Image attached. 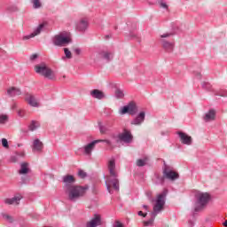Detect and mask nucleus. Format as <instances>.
I'll return each instance as SVG.
<instances>
[{
	"label": "nucleus",
	"mask_w": 227,
	"mask_h": 227,
	"mask_svg": "<svg viewBox=\"0 0 227 227\" xmlns=\"http://www.w3.org/2000/svg\"><path fill=\"white\" fill-rule=\"evenodd\" d=\"M109 176H106V189L110 194H113V188L114 191H120V181L118 180V171H116V161L111 159L107 164Z\"/></svg>",
	"instance_id": "obj_1"
},
{
	"label": "nucleus",
	"mask_w": 227,
	"mask_h": 227,
	"mask_svg": "<svg viewBox=\"0 0 227 227\" xmlns=\"http://www.w3.org/2000/svg\"><path fill=\"white\" fill-rule=\"evenodd\" d=\"M167 194H168V190H164L162 193H160L156 197L153 212L151 213V218L148 221L144 222V226H152L153 224V221H155V217H157V215L160 214V212L164 210V205H166Z\"/></svg>",
	"instance_id": "obj_2"
},
{
	"label": "nucleus",
	"mask_w": 227,
	"mask_h": 227,
	"mask_svg": "<svg viewBox=\"0 0 227 227\" xmlns=\"http://www.w3.org/2000/svg\"><path fill=\"white\" fill-rule=\"evenodd\" d=\"M90 187L88 185L80 186L75 184H67V188H66V194L69 201H77L80 198H82L84 194H86V191H88Z\"/></svg>",
	"instance_id": "obj_3"
},
{
	"label": "nucleus",
	"mask_w": 227,
	"mask_h": 227,
	"mask_svg": "<svg viewBox=\"0 0 227 227\" xmlns=\"http://www.w3.org/2000/svg\"><path fill=\"white\" fill-rule=\"evenodd\" d=\"M208 201H210V194L207 192H197L195 193L194 211L201 212V210L207 207Z\"/></svg>",
	"instance_id": "obj_4"
},
{
	"label": "nucleus",
	"mask_w": 227,
	"mask_h": 227,
	"mask_svg": "<svg viewBox=\"0 0 227 227\" xmlns=\"http://www.w3.org/2000/svg\"><path fill=\"white\" fill-rule=\"evenodd\" d=\"M98 143H106V146H108V148L110 150H113V148H114V143L109 139H98V140H94L89 144H87L85 146H83L82 150H83V153L85 155H87V157H91V152H93L95 150V145H98Z\"/></svg>",
	"instance_id": "obj_5"
},
{
	"label": "nucleus",
	"mask_w": 227,
	"mask_h": 227,
	"mask_svg": "<svg viewBox=\"0 0 227 227\" xmlns=\"http://www.w3.org/2000/svg\"><path fill=\"white\" fill-rule=\"evenodd\" d=\"M35 70L36 74H39L40 75H43L46 79H50L51 81H53V79H56V74L51 67H47V64L41 63L35 66Z\"/></svg>",
	"instance_id": "obj_6"
},
{
	"label": "nucleus",
	"mask_w": 227,
	"mask_h": 227,
	"mask_svg": "<svg viewBox=\"0 0 227 227\" xmlns=\"http://www.w3.org/2000/svg\"><path fill=\"white\" fill-rule=\"evenodd\" d=\"M132 139H134V137L130 130L124 129L122 133H119L117 137L114 136L110 141L114 143L115 148L116 143H125L126 145H129V143H132Z\"/></svg>",
	"instance_id": "obj_7"
},
{
	"label": "nucleus",
	"mask_w": 227,
	"mask_h": 227,
	"mask_svg": "<svg viewBox=\"0 0 227 227\" xmlns=\"http://www.w3.org/2000/svg\"><path fill=\"white\" fill-rule=\"evenodd\" d=\"M53 44L57 47H67L70 43L71 39L68 33H61L55 35L52 39Z\"/></svg>",
	"instance_id": "obj_8"
},
{
	"label": "nucleus",
	"mask_w": 227,
	"mask_h": 227,
	"mask_svg": "<svg viewBox=\"0 0 227 227\" xmlns=\"http://www.w3.org/2000/svg\"><path fill=\"white\" fill-rule=\"evenodd\" d=\"M169 36H171V34H163L160 35V39L161 47L164 49L166 52H173L175 49V42L168 40Z\"/></svg>",
	"instance_id": "obj_9"
},
{
	"label": "nucleus",
	"mask_w": 227,
	"mask_h": 227,
	"mask_svg": "<svg viewBox=\"0 0 227 227\" xmlns=\"http://www.w3.org/2000/svg\"><path fill=\"white\" fill-rule=\"evenodd\" d=\"M163 176L164 178H167V180H171V182H175V180H177L179 178L178 173H176L171 167L165 166L163 168Z\"/></svg>",
	"instance_id": "obj_10"
},
{
	"label": "nucleus",
	"mask_w": 227,
	"mask_h": 227,
	"mask_svg": "<svg viewBox=\"0 0 227 227\" xmlns=\"http://www.w3.org/2000/svg\"><path fill=\"white\" fill-rule=\"evenodd\" d=\"M137 113V106H136V103L130 102L127 106L121 107L120 109V114H131V116H134Z\"/></svg>",
	"instance_id": "obj_11"
},
{
	"label": "nucleus",
	"mask_w": 227,
	"mask_h": 227,
	"mask_svg": "<svg viewBox=\"0 0 227 227\" xmlns=\"http://www.w3.org/2000/svg\"><path fill=\"white\" fill-rule=\"evenodd\" d=\"M43 27H45V23H41L35 30L32 34L28 35H24L22 37L23 41L26 40H31V38H35V36H38V35H40V33H42V31H43Z\"/></svg>",
	"instance_id": "obj_12"
},
{
	"label": "nucleus",
	"mask_w": 227,
	"mask_h": 227,
	"mask_svg": "<svg viewBox=\"0 0 227 227\" xmlns=\"http://www.w3.org/2000/svg\"><path fill=\"white\" fill-rule=\"evenodd\" d=\"M102 224V217L100 215H94L90 221L86 223V227H97Z\"/></svg>",
	"instance_id": "obj_13"
},
{
	"label": "nucleus",
	"mask_w": 227,
	"mask_h": 227,
	"mask_svg": "<svg viewBox=\"0 0 227 227\" xmlns=\"http://www.w3.org/2000/svg\"><path fill=\"white\" fill-rule=\"evenodd\" d=\"M89 22L87 18H82L80 21L76 24V29L80 33H84L86 29H88Z\"/></svg>",
	"instance_id": "obj_14"
},
{
	"label": "nucleus",
	"mask_w": 227,
	"mask_h": 227,
	"mask_svg": "<svg viewBox=\"0 0 227 227\" xmlns=\"http://www.w3.org/2000/svg\"><path fill=\"white\" fill-rule=\"evenodd\" d=\"M25 100L32 107H40V103L38 102V99H36V98H35V96H33L32 94H27L25 96Z\"/></svg>",
	"instance_id": "obj_15"
},
{
	"label": "nucleus",
	"mask_w": 227,
	"mask_h": 227,
	"mask_svg": "<svg viewBox=\"0 0 227 227\" xmlns=\"http://www.w3.org/2000/svg\"><path fill=\"white\" fill-rule=\"evenodd\" d=\"M43 150V143L40 139H35L32 144V152L40 153Z\"/></svg>",
	"instance_id": "obj_16"
},
{
	"label": "nucleus",
	"mask_w": 227,
	"mask_h": 227,
	"mask_svg": "<svg viewBox=\"0 0 227 227\" xmlns=\"http://www.w3.org/2000/svg\"><path fill=\"white\" fill-rule=\"evenodd\" d=\"M98 56L100 58H103V59H106V61H111V59H113V51H109V50H100L98 52Z\"/></svg>",
	"instance_id": "obj_17"
},
{
	"label": "nucleus",
	"mask_w": 227,
	"mask_h": 227,
	"mask_svg": "<svg viewBox=\"0 0 227 227\" xmlns=\"http://www.w3.org/2000/svg\"><path fill=\"white\" fill-rule=\"evenodd\" d=\"M178 136L181 139V143H183V145H192V138L191 137H189L187 134L184 133V132H178Z\"/></svg>",
	"instance_id": "obj_18"
},
{
	"label": "nucleus",
	"mask_w": 227,
	"mask_h": 227,
	"mask_svg": "<svg viewBox=\"0 0 227 227\" xmlns=\"http://www.w3.org/2000/svg\"><path fill=\"white\" fill-rule=\"evenodd\" d=\"M22 200V195L17 194L12 199H6L4 203L7 205H19L20 201Z\"/></svg>",
	"instance_id": "obj_19"
},
{
	"label": "nucleus",
	"mask_w": 227,
	"mask_h": 227,
	"mask_svg": "<svg viewBox=\"0 0 227 227\" xmlns=\"http://www.w3.org/2000/svg\"><path fill=\"white\" fill-rule=\"evenodd\" d=\"M145 112H140L138 115L131 121L132 125H141L145 121Z\"/></svg>",
	"instance_id": "obj_20"
},
{
	"label": "nucleus",
	"mask_w": 227,
	"mask_h": 227,
	"mask_svg": "<svg viewBox=\"0 0 227 227\" xmlns=\"http://www.w3.org/2000/svg\"><path fill=\"white\" fill-rule=\"evenodd\" d=\"M22 91H20V89L15 88V87H11L7 90V95L9 97H19V95H21Z\"/></svg>",
	"instance_id": "obj_21"
},
{
	"label": "nucleus",
	"mask_w": 227,
	"mask_h": 227,
	"mask_svg": "<svg viewBox=\"0 0 227 227\" xmlns=\"http://www.w3.org/2000/svg\"><path fill=\"white\" fill-rule=\"evenodd\" d=\"M90 95L93 98H98V100H102V98H106V94H104L101 90L97 89L91 90Z\"/></svg>",
	"instance_id": "obj_22"
},
{
	"label": "nucleus",
	"mask_w": 227,
	"mask_h": 227,
	"mask_svg": "<svg viewBox=\"0 0 227 227\" xmlns=\"http://www.w3.org/2000/svg\"><path fill=\"white\" fill-rule=\"evenodd\" d=\"M215 120V110L210 109L205 115L204 121H212Z\"/></svg>",
	"instance_id": "obj_23"
},
{
	"label": "nucleus",
	"mask_w": 227,
	"mask_h": 227,
	"mask_svg": "<svg viewBox=\"0 0 227 227\" xmlns=\"http://www.w3.org/2000/svg\"><path fill=\"white\" fill-rule=\"evenodd\" d=\"M19 173L20 175H27L29 173V164L26 162L21 163Z\"/></svg>",
	"instance_id": "obj_24"
},
{
	"label": "nucleus",
	"mask_w": 227,
	"mask_h": 227,
	"mask_svg": "<svg viewBox=\"0 0 227 227\" xmlns=\"http://www.w3.org/2000/svg\"><path fill=\"white\" fill-rule=\"evenodd\" d=\"M63 182L66 183V189H67V185H74V182H75V178L74 176H66L63 178Z\"/></svg>",
	"instance_id": "obj_25"
},
{
	"label": "nucleus",
	"mask_w": 227,
	"mask_h": 227,
	"mask_svg": "<svg viewBox=\"0 0 227 227\" xmlns=\"http://www.w3.org/2000/svg\"><path fill=\"white\" fill-rule=\"evenodd\" d=\"M150 158L148 156H145L143 159H138L137 160V166H138V168H143V166H146V164H148Z\"/></svg>",
	"instance_id": "obj_26"
},
{
	"label": "nucleus",
	"mask_w": 227,
	"mask_h": 227,
	"mask_svg": "<svg viewBox=\"0 0 227 227\" xmlns=\"http://www.w3.org/2000/svg\"><path fill=\"white\" fill-rule=\"evenodd\" d=\"M164 180H165L164 176H160V175H155L153 178V182L156 185H163Z\"/></svg>",
	"instance_id": "obj_27"
},
{
	"label": "nucleus",
	"mask_w": 227,
	"mask_h": 227,
	"mask_svg": "<svg viewBox=\"0 0 227 227\" xmlns=\"http://www.w3.org/2000/svg\"><path fill=\"white\" fill-rule=\"evenodd\" d=\"M40 127V122L38 121H32L28 126L29 130L31 132L36 130V129H39Z\"/></svg>",
	"instance_id": "obj_28"
},
{
	"label": "nucleus",
	"mask_w": 227,
	"mask_h": 227,
	"mask_svg": "<svg viewBox=\"0 0 227 227\" xmlns=\"http://www.w3.org/2000/svg\"><path fill=\"white\" fill-rule=\"evenodd\" d=\"M32 4H33V8H35V10H38L39 8H42V1L41 0H30Z\"/></svg>",
	"instance_id": "obj_29"
},
{
	"label": "nucleus",
	"mask_w": 227,
	"mask_h": 227,
	"mask_svg": "<svg viewBox=\"0 0 227 227\" xmlns=\"http://www.w3.org/2000/svg\"><path fill=\"white\" fill-rule=\"evenodd\" d=\"M8 122V115L0 114V125H4Z\"/></svg>",
	"instance_id": "obj_30"
},
{
	"label": "nucleus",
	"mask_w": 227,
	"mask_h": 227,
	"mask_svg": "<svg viewBox=\"0 0 227 227\" xmlns=\"http://www.w3.org/2000/svg\"><path fill=\"white\" fill-rule=\"evenodd\" d=\"M115 97L117 98H123V97H125V93L123 92L122 90L116 89V90H115Z\"/></svg>",
	"instance_id": "obj_31"
},
{
	"label": "nucleus",
	"mask_w": 227,
	"mask_h": 227,
	"mask_svg": "<svg viewBox=\"0 0 227 227\" xmlns=\"http://www.w3.org/2000/svg\"><path fill=\"white\" fill-rule=\"evenodd\" d=\"M64 52L67 59H72V51L68 48H64Z\"/></svg>",
	"instance_id": "obj_32"
},
{
	"label": "nucleus",
	"mask_w": 227,
	"mask_h": 227,
	"mask_svg": "<svg viewBox=\"0 0 227 227\" xmlns=\"http://www.w3.org/2000/svg\"><path fill=\"white\" fill-rule=\"evenodd\" d=\"M99 130H100L101 134H106V132H107L109 130V126L100 125Z\"/></svg>",
	"instance_id": "obj_33"
},
{
	"label": "nucleus",
	"mask_w": 227,
	"mask_h": 227,
	"mask_svg": "<svg viewBox=\"0 0 227 227\" xmlns=\"http://www.w3.org/2000/svg\"><path fill=\"white\" fill-rule=\"evenodd\" d=\"M2 215L5 221H8V223H13V217H12L10 215L3 214Z\"/></svg>",
	"instance_id": "obj_34"
},
{
	"label": "nucleus",
	"mask_w": 227,
	"mask_h": 227,
	"mask_svg": "<svg viewBox=\"0 0 227 227\" xmlns=\"http://www.w3.org/2000/svg\"><path fill=\"white\" fill-rule=\"evenodd\" d=\"M202 88H203L204 90H207V91H210V90L212 89V85H210L209 82H204V83L202 84Z\"/></svg>",
	"instance_id": "obj_35"
},
{
	"label": "nucleus",
	"mask_w": 227,
	"mask_h": 227,
	"mask_svg": "<svg viewBox=\"0 0 227 227\" xmlns=\"http://www.w3.org/2000/svg\"><path fill=\"white\" fill-rule=\"evenodd\" d=\"M2 146H4V148H10L8 140L6 138H2Z\"/></svg>",
	"instance_id": "obj_36"
},
{
	"label": "nucleus",
	"mask_w": 227,
	"mask_h": 227,
	"mask_svg": "<svg viewBox=\"0 0 227 227\" xmlns=\"http://www.w3.org/2000/svg\"><path fill=\"white\" fill-rule=\"evenodd\" d=\"M193 75L195 79H199V80L201 79V73L200 71H194Z\"/></svg>",
	"instance_id": "obj_37"
},
{
	"label": "nucleus",
	"mask_w": 227,
	"mask_h": 227,
	"mask_svg": "<svg viewBox=\"0 0 227 227\" xmlns=\"http://www.w3.org/2000/svg\"><path fill=\"white\" fill-rule=\"evenodd\" d=\"M18 116H20V118H24V116H26V111L19 110L18 111Z\"/></svg>",
	"instance_id": "obj_38"
},
{
	"label": "nucleus",
	"mask_w": 227,
	"mask_h": 227,
	"mask_svg": "<svg viewBox=\"0 0 227 227\" xmlns=\"http://www.w3.org/2000/svg\"><path fill=\"white\" fill-rule=\"evenodd\" d=\"M78 176H80V178H86V172H84L83 170H79Z\"/></svg>",
	"instance_id": "obj_39"
},
{
	"label": "nucleus",
	"mask_w": 227,
	"mask_h": 227,
	"mask_svg": "<svg viewBox=\"0 0 227 227\" xmlns=\"http://www.w3.org/2000/svg\"><path fill=\"white\" fill-rule=\"evenodd\" d=\"M159 3H160V6L161 8H164L165 10H168V4L166 3H164L162 0H160Z\"/></svg>",
	"instance_id": "obj_40"
},
{
	"label": "nucleus",
	"mask_w": 227,
	"mask_h": 227,
	"mask_svg": "<svg viewBox=\"0 0 227 227\" xmlns=\"http://www.w3.org/2000/svg\"><path fill=\"white\" fill-rule=\"evenodd\" d=\"M218 95H220V97H227V90H220Z\"/></svg>",
	"instance_id": "obj_41"
},
{
	"label": "nucleus",
	"mask_w": 227,
	"mask_h": 227,
	"mask_svg": "<svg viewBox=\"0 0 227 227\" xmlns=\"http://www.w3.org/2000/svg\"><path fill=\"white\" fill-rule=\"evenodd\" d=\"M16 155H17L18 157H25L26 153H24V152L16 153Z\"/></svg>",
	"instance_id": "obj_42"
},
{
	"label": "nucleus",
	"mask_w": 227,
	"mask_h": 227,
	"mask_svg": "<svg viewBox=\"0 0 227 227\" xmlns=\"http://www.w3.org/2000/svg\"><path fill=\"white\" fill-rule=\"evenodd\" d=\"M6 56V51L0 48V57Z\"/></svg>",
	"instance_id": "obj_43"
},
{
	"label": "nucleus",
	"mask_w": 227,
	"mask_h": 227,
	"mask_svg": "<svg viewBox=\"0 0 227 227\" xmlns=\"http://www.w3.org/2000/svg\"><path fill=\"white\" fill-rule=\"evenodd\" d=\"M74 52L77 56H79V54H81V48H75Z\"/></svg>",
	"instance_id": "obj_44"
},
{
	"label": "nucleus",
	"mask_w": 227,
	"mask_h": 227,
	"mask_svg": "<svg viewBox=\"0 0 227 227\" xmlns=\"http://www.w3.org/2000/svg\"><path fill=\"white\" fill-rule=\"evenodd\" d=\"M36 58H38V55H37V54H34V55H31V56H30V59H31L32 61H34V59H36Z\"/></svg>",
	"instance_id": "obj_45"
},
{
	"label": "nucleus",
	"mask_w": 227,
	"mask_h": 227,
	"mask_svg": "<svg viewBox=\"0 0 227 227\" xmlns=\"http://www.w3.org/2000/svg\"><path fill=\"white\" fill-rule=\"evenodd\" d=\"M138 215H141L142 217H146V214L143 213V211H139Z\"/></svg>",
	"instance_id": "obj_46"
},
{
	"label": "nucleus",
	"mask_w": 227,
	"mask_h": 227,
	"mask_svg": "<svg viewBox=\"0 0 227 227\" xmlns=\"http://www.w3.org/2000/svg\"><path fill=\"white\" fill-rule=\"evenodd\" d=\"M189 224H190V226H192V227L194 226V223H192V221H190V222H189Z\"/></svg>",
	"instance_id": "obj_47"
},
{
	"label": "nucleus",
	"mask_w": 227,
	"mask_h": 227,
	"mask_svg": "<svg viewBox=\"0 0 227 227\" xmlns=\"http://www.w3.org/2000/svg\"><path fill=\"white\" fill-rule=\"evenodd\" d=\"M143 208H145V210H148V206L147 205H144Z\"/></svg>",
	"instance_id": "obj_48"
},
{
	"label": "nucleus",
	"mask_w": 227,
	"mask_h": 227,
	"mask_svg": "<svg viewBox=\"0 0 227 227\" xmlns=\"http://www.w3.org/2000/svg\"><path fill=\"white\" fill-rule=\"evenodd\" d=\"M12 109H17V105L16 104L12 105Z\"/></svg>",
	"instance_id": "obj_49"
},
{
	"label": "nucleus",
	"mask_w": 227,
	"mask_h": 227,
	"mask_svg": "<svg viewBox=\"0 0 227 227\" xmlns=\"http://www.w3.org/2000/svg\"><path fill=\"white\" fill-rule=\"evenodd\" d=\"M223 226L227 227V221L223 223Z\"/></svg>",
	"instance_id": "obj_50"
},
{
	"label": "nucleus",
	"mask_w": 227,
	"mask_h": 227,
	"mask_svg": "<svg viewBox=\"0 0 227 227\" xmlns=\"http://www.w3.org/2000/svg\"><path fill=\"white\" fill-rule=\"evenodd\" d=\"M18 146H19V147L22 146V144H18Z\"/></svg>",
	"instance_id": "obj_51"
},
{
	"label": "nucleus",
	"mask_w": 227,
	"mask_h": 227,
	"mask_svg": "<svg viewBox=\"0 0 227 227\" xmlns=\"http://www.w3.org/2000/svg\"><path fill=\"white\" fill-rule=\"evenodd\" d=\"M23 184H27V181H23Z\"/></svg>",
	"instance_id": "obj_52"
},
{
	"label": "nucleus",
	"mask_w": 227,
	"mask_h": 227,
	"mask_svg": "<svg viewBox=\"0 0 227 227\" xmlns=\"http://www.w3.org/2000/svg\"><path fill=\"white\" fill-rule=\"evenodd\" d=\"M132 36V38H134V36H136V35H131Z\"/></svg>",
	"instance_id": "obj_53"
},
{
	"label": "nucleus",
	"mask_w": 227,
	"mask_h": 227,
	"mask_svg": "<svg viewBox=\"0 0 227 227\" xmlns=\"http://www.w3.org/2000/svg\"><path fill=\"white\" fill-rule=\"evenodd\" d=\"M106 38H109V35H106Z\"/></svg>",
	"instance_id": "obj_54"
}]
</instances>
